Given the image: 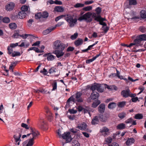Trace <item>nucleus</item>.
<instances>
[{
    "label": "nucleus",
    "mask_w": 146,
    "mask_h": 146,
    "mask_svg": "<svg viewBox=\"0 0 146 146\" xmlns=\"http://www.w3.org/2000/svg\"><path fill=\"white\" fill-rule=\"evenodd\" d=\"M82 93L80 92H77L75 96L72 95L68 99L66 102V106H69V103L71 101H72L73 102L75 103L76 101L78 102H82L83 100L82 98L81 97L82 95Z\"/></svg>",
    "instance_id": "nucleus-1"
},
{
    "label": "nucleus",
    "mask_w": 146,
    "mask_h": 146,
    "mask_svg": "<svg viewBox=\"0 0 146 146\" xmlns=\"http://www.w3.org/2000/svg\"><path fill=\"white\" fill-rule=\"evenodd\" d=\"M92 13L90 12H88L83 15L79 17L78 20L80 21H82L84 20L87 22H90L92 21V19L91 18Z\"/></svg>",
    "instance_id": "nucleus-2"
},
{
    "label": "nucleus",
    "mask_w": 146,
    "mask_h": 146,
    "mask_svg": "<svg viewBox=\"0 0 146 146\" xmlns=\"http://www.w3.org/2000/svg\"><path fill=\"white\" fill-rule=\"evenodd\" d=\"M39 135V133L37 131L36 132L32 131V137L28 139V141L26 146H32L34 143V140Z\"/></svg>",
    "instance_id": "nucleus-3"
},
{
    "label": "nucleus",
    "mask_w": 146,
    "mask_h": 146,
    "mask_svg": "<svg viewBox=\"0 0 146 146\" xmlns=\"http://www.w3.org/2000/svg\"><path fill=\"white\" fill-rule=\"evenodd\" d=\"M65 19L69 23L70 27H73L76 24L77 19L76 18L74 19L72 16L70 15H66Z\"/></svg>",
    "instance_id": "nucleus-4"
},
{
    "label": "nucleus",
    "mask_w": 146,
    "mask_h": 146,
    "mask_svg": "<svg viewBox=\"0 0 146 146\" xmlns=\"http://www.w3.org/2000/svg\"><path fill=\"white\" fill-rule=\"evenodd\" d=\"M70 132H66L63 134L62 137V138L66 140V143H68L70 142L72 140V138L70 135Z\"/></svg>",
    "instance_id": "nucleus-5"
},
{
    "label": "nucleus",
    "mask_w": 146,
    "mask_h": 146,
    "mask_svg": "<svg viewBox=\"0 0 146 146\" xmlns=\"http://www.w3.org/2000/svg\"><path fill=\"white\" fill-rule=\"evenodd\" d=\"M110 116V114H105L104 115L100 114L98 115V117L100 120L101 121L104 122H106L107 120Z\"/></svg>",
    "instance_id": "nucleus-6"
},
{
    "label": "nucleus",
    "mask_w": 146,
    "mask_h": 146,
    "mask_svg": "<svg viewBox=\"0 0 146 146\" xmlns=\"http://www.w3.org/2000/svg\"><path fill=\"white\" fill-rule=\"evenodd\" d=\"M130 91L129 89L126 90H124L121 92V95L125 98H127L130 96Z\"/></svg>",
    "instance_id": "nucleus-7"
},
{
    "label": "nucleus",
    "mask_w": 146,
    "mask_h": 146,
    "mask_svg": "<svg viewBox=\"0 0 146 146\" xmlns=\"http://www.w3.org/2000/svg\"><path fill=\"white\" fill-rule=\"evenodd\" d=\"M15 4L12 2H10L5 6V9L7 11H11L14 9Z\"/></svg>",
    "instance_id": "nucleus-8"
},
{
    "label": "nucleus",
    "mask_w": 146,
    "mask_h": 146,
    "mask_svg": "<svg viewBox=\"0 0 146 146\" xmlns=\"http://www.w3.org/2000/svg\"><path fill=\"white\" fill-rule=\"evenodd\" d=\"M55 28L56 27H51L48 28L47 29L43 31V35H46L54 30Z\"/></svg>",
    "instance_id": "nucleus-9"
},
{
    "label": "nucleus",
    "mask_w": 146,
    "mask_h": 146,
    "mask_svg": "<svg viewBox=\"0 0 146 146\" xmlns=\"http://www.w3.org/2000/svg\"><path fill=\"white\" fill-rule=\"evenodd\" d=\"M105 105L104 104H101L99 106L98 110L99 112L101 113H103L105 110Z\"/></svg>",
    "instance_id": "nucleus-10"
},
{
    "label": "nucleus",
    "mask_w": 146,
    "mask_h": 146,
    "mask_svg": "<svg viewBox=\"0 0 146 146\" xmlns=\"http://www.w3.org/2000/svg\"><path fill=\"white\" fill-rule=\"evenodd\" d=\"M90 96L92 99L94 100L98 98L99 96V94L96 92H93L91 94Z\"/></svg>",
    "instance_id": "nucleus-11"
},
{
    "label": "nucleus",
    "mask_w": 146,
    "mask_h": 146,
    "mask_svg": "<svg viewBox=\"0 0 146 146\" xmlns=\"http://www.w3.org/2000/svg\"><path fill=\"white\" fill-rule=\"evenodd\" d=\"M53 53L55 54L58 58L62 56L64 54V53L62 51L55 50L53 52Z\"/></svg>",
    "instance_id": "nucleus-12"
},
{
    "label": "nucleus",
    "mask_w": 146,
    "mask_h": 146,
    "mask_svg": "<svg viewBox=\"0 0 146 146\" xmlns=\"http://www.w3.org/2000/svg\"><path fill=\"white\" fill-rule=\"evenodd\" d=\"M131 17L129 18H128L127 19L129 20V19H132V20H137L139 19V17H136L135 16V12L134 11H131L130 14Z\"/></svg>",
    "instance_id": "nucleus-13"
},
{
    "label": "nucleus",
    "mask_w": 146,
    "mask_h": 146,
    "mask_svg": "<svg viewBox=\"0 0 146 146\" xmlns=\"http://www.w3.org/2000/svg\"><path fill=\"white\" fill-rule=\"evenodd\" d=\"M61 43V41L59 40L56 41L54 43V48L55 49H57L59 48Z\"/></svg>",
    "instance_id": "nucleus-14"
},
{
    "label": "nucleus",
    "mask_w": 146,
    "mask_h": 146,
    "mask_svg": "<svg viewBox=\"0 0 146 146\" xmlns=\"http://www.w3.org/2000/svg\"><path fill=\"white\" fill-rule=\"evenodd\" d=\"M55 11L58 12H62L64 11V8L62 6H56L54 8Z\"/></svg>",
    "instance_id": "nucleus-15"
},
{
    "label": "nucleus",
    "mask_w": 146,
    "mask_h": 146,
    "mask_svg": "<svg viewBox=\"0 0 146 146\" xmlns=\"http://www.w3.org/2000/svg\"><path fill=\"white\" fill-rule=\"evenodd\" d=\"M86 127V123L84 122H83L81 124L78 125L77 127L81 130H82L85 129Z\"/></svg>",
    "instance_id": "nucleus-16"
},
{
    "label": "nucleus",
    "mask_w": 146,
    "mask_h": 146,
    "mask_svg": "<svg viewBox=\"0 0 146 146\" xmlns=\"http://www.w3.org/2000/svg\"><path fill=\"white\" fill-rule=\"evenodd\" d=\"M101 53H100L99 54L96 55L95 56L93 57L92 58L88 59L86 60V63L87 64H89L90 63L92 62L94 60L97 58L100 55Z\"/></svg>",
    "instance_id": "nucleus-17"
},
{
    "label": "nucleus",
    "mask_w": 146,
    "mask_h": 146,
    "mask_svg": "<svg viewBox=\"0 0 146 146\" xmlns=\"http://www.w3.org/2000/svg\"><path fill=\"white\" fill-rule=\"evenodd\" d=\"M26 15V13L24 11H22L19 12L18 14V17L21 19H23L25 17Z\"/></svg>",
    "instance_id": "nucleus-18"
},
{
    "label": "nucleus",
    "mask_w": 146,
    "mask_h": 146,
    "mask_svg": "<svg viewBox=\"0 0 146 146\" xmlns=\"http://www.w3.org/2000/svg\"><path fill=\"white\" fill-rule=\"evenodd\" d=\"M83 42V40L81 38H78L77 40L75 41L74 42L75 45L76 46H79L82 44Z\"/></svg>",
    "instance_id": "nucleus-19"
},
{
    "label": "nucleus",
    "mask_w": 146,
    "mask_h": 146,
    "mask_svg": "<svg viewBox=\"0 0 146 146\" xmlns=\"http://www.w3.org/2000/svg\"><path fill=\"white\" fill-rule=\"evenodd\" d=\"M135 141V139L133 138H131L127 140L126 143L127 145H130L134 143Z\"/></svg>",
    "instance_id": "nucleus-20"
},
{
    "label": "nucleus",
    "mask_w": 146,
    "mask_h": 146,
    "mask_svg": "<svg viewBox=\"0 0 146 146\" xmlns=\"http://www.w3.org/2000/svg\"><path fill=\"white\" fill-rule=\"evenodd\" d=\"M116 104L115 102H110L108 106V108L109 109H113L116 106Z\"/></svg>",
    "instance_id": "nucleus-21"
},
{
    "label": "nucleus",
    "mask_w": 146,
    "mask_h": 146,
    "mask_svg": "<svg viewBox=\"0 0 146 146\" xmlns=\"http://www.w3.org/2000/svg\"><path fill=\"white\" fill-rule=\"evenodd\" d=\"M98 118V116H96L92 119V123L93 125H95L98 123L99 122Z\"/></svg>",
    "instance_id": "nucleus-22"
},
{
    "label": "nucleus",
    "mask_w": 146,
    "mask_h": 146,
    "mask_svg": "<svg viewBox=\"0 0 146 146\" xmlns=\"http://www.w3.org/2000/svg\"><path fill=\"white\" fill-rule=\"evenodd\" d=\"M98 85V84H94L91 86L90 87V89L92 91V92H95V90H97Z\"/></svg>",
    "instance_id": "nucleus-23"
},
{
    "label": "nucleus",
    "mask_w": 146,
    "mask_h": 146,
    "mask_svg": "<svg viewBox=\"0 0 146 146\" xmlns=\"http://www.w3.org/2000/svg\"><path fill=\"white\" fill-rule=\"evenodd\" d=\"M32 50H34L37 52H44V51L40 50L38 48L36 47H31L28 49V50L29 51Z\"/></svg>",
    "instance_id": "nucleus-24"
},
{
    "label": "nucleus",
    "mask_w": 146,
    "mask_h": 146,
    "mask_svg": "<svg viewBox=\"0 0 146 146\" xmlns=\"http://www.w3.org/2000/svg\"><path fill=\"white\" fill-rule=\"evenodd\" d=\"M125 124L122 123L118 125L116 127L117 129H125Z\"/></svg>",
    "instance_id": "nucleus-25"
},
{
    "label": "nucleus",
    "mask_w": 146,
    "mask_h": 146,
    "mask_svg": "<svg viewBox=\"0 0 146 146\" xmlns=\"http://www.w3.org/2000/svg\"><path fill=\"white\" fill-rule=\"evenodd\" d=\"M30 133H29L27 134V135H23L22 136V138H25L28 137L31 135H32V131L33 132H36V131H34L33 128L31 127H30Z\"/></svg>",
    "instance_id": "nucleus-26"
},
{
    "label": "nucleus",
    "mask_w": 146,
    "mask_h": 146,
    "mask_svg": "<svg viewBox=\"0 0 146 146\" xmlns=\"http://www.w3.org/2000/svg\"><path fill=\"white\" fill-rule=\"evenodd\" d=\"M128 1L129 5H135L137 4V1L136 0H128Z\"/></svg>",
    "instance_id": "nucleus-27"
},
{
    "label": "nucleus",
    "mask_w": 146,
    "mask_h": 146,
    "mask_svg": "<svg viewBox=\"0 0 146 146\" xmlns=\"http://www.w3.org/2000/svg\"><path fill=\"white\" fill-rule=\"evenodd\" d=\"M104 89L103 87L102 86V85L98 84L97 91L99 92H104Z\"/></svg>",
    "instance_id": "nucleus-28"
},
{
    "label": "nucleus",
    "mask_w": 146,
    "mask_h": 146,
    "mask_svg": "<svg viewBox=\"0 0 146 146\" xmlns=\"http://www.w3.org/2000/svg\"><path fill=\"white\" fill-rule=\"evenodd\" d=\"M40 123L38 124V127L41 129H44V125L45 124L44 121L43 120L42 121H41Z\"/></svg>",
    "instance_id": "nucleus-29"
},
{
    "label": "nucleus",
    "mask_w": 146,
    "mask_h": 146,
    "mask_svg": "<svg viewBox=\"0 0 146 146\" xmlns=\"http://www.w3.org/2000/svg\"><path fill=\"white\" fill-rule=\"evenodd\" d=\"M141 17L143 19L146 18V11L145 10H142L140 13Z\"/></svg>",
    "instance_id": "nucleus-30"
},
{
    "label": "nucleus",
    "mask_w": 146,
    "mask_h": 146,
    "mask_svg": "<svg viewBox=\"0 0 146 146\" xmlns=\"http://www.w3.org/2000/svg\"><path fill=\"white\" fill-rule=\"evenodd\" d=\"M101 103L100 101L97 100V101L93 102L92 104V107L94 108H96Z\"/></svg>",
    "instance_id": "nucleus-31"
},
{
    "label": "nucleus",
    "mask_w": 146,
    "mask_h": 146,
    "mask_svg": "<svg viewBox=\"0 0 146 146\" xmlns=\"http://www.w3.org/2000/svg\"><path fill=\"white\" fill-rule=\"evenodd\" d=\"M143 115L142 113H137L135 115L134 118L136 119H141L143 118Z\"/></svg>",
    "instance_id": "nucleus-32"
},
{
    "label": "nucleus",
    "mask_w": 146,
    "mask_h": 146,
    "mask_svg": "<svg viewBox=\"0 0 146 146\" xmlns=\"http://www.w3.org/2000/svg\"><path fill=\"white\" fill-rule=\"evenodd\" d=\"M141 41L138 37L134 40V42L135 43V45H136L137 46L140 45Z\"/></svg>",
    "instance_id": "nucleus-33"
},
{
    "label": "nucleus",
    "mask_w": 146,
    "mask_h": 146,
    "mask_svg": "<svg viewBox=\"0 0 146 146\" xmlns=\"http://www.w3.org/2000/svg\"><path fill=\"white\" fill-rule=\"evenodd\" d=\"M47 59L48 61H52L54 59V56L50 53H49Z\"/></svg>",
    "instance_id": "nucleus-34"
},
{
    "label": "nucleus",
    "mask_w": 146,
    "mask_h": 146,
    "mask_svg": "<svg viewBox=\"0 0 146 146\" xmlns=\"http://www.w3.org/2000/svg\"><path fill=\"white\" fill-rule=\"evenodd\" d=\"M126 114L124 112H122L118 114V116L121 119H122L126 116Z\"/></svg>",
    "instance_id": "nucleus-35"
},
{
    "label": "nucleus",
    "mask_w": 146,
    "mask_h": 146,
    "mask_svg": "<svg viewBox=\"0 0 146 146\" xmlns=\"http://www.w3.org/2000/svg\"><path fill=\"white\" fill-rule=\"evenodd\" d=\"M126 103V102L125 101L121 102H118L117 105L119 107L122 108L125 105Z\"/></svg>",
    "instance_id": "nucleus-36"
},
{
    "label": "nucleus",
    "mask_w": 146,
    "mask_h": 146,
    "mask_svg": "<svg viewBox=\"0 0 146 146\" xmlns=\"http://www.w3.org/2000/svg\"><path fill=\"white\" fill-rule=\"evenodd\" d=\"M9 27L11 29H15L16 28L17 25L15 23H11L9 25Z\"/></svg>",
    "instance_id": "nucleus-37"
},
{
    "label": "nucleus",
    "mask_w": 146,
    "mask_h": 146,
    "mask_svg": "<svg viewBox=\"0 0 146 146\" xmlns=\"http://www.w3.org/2000/svg\"><path fill=\"white\" fill-rule=\"evenodd\" d=\"M138 38L141 41L146 40V35L145 34H143L139 35Z\"/></svg>",
    "instance_id": "nucleus-38"
},
{
    "label": "nucleus",
    "mask_w": 146,
    "mask_h": 146,
    "mask_svg": "<svg viewBox=\"0 0 146 146\" xmlns=\"http://www.w3.org/2000/svg\"><path fill=\"white\" fill-rule=\"evenodd\" d=\"M29 7L26 5L22 6L21 8V10L25 12L27 11L28 10Z\"/></svg>",
    "instance_id": "nucleus-39"
},
{
    "label": "nucleus",
    "mask_w": 146,
    "mask_h": 146,
    "mask_svg": "<svg viewBox=\"0 0 146 146\" xmlns=\"http://www.w3.org/2000/svg\"><path fill=\"white\" fill-rule=\"evenodd\" d=\"M41 14L42 17L44 18H46L48 16V13L46 11L44 12Z\"/></svg>",
    "instance_id": "nucleus-40"
},
{
    "label": "nucleus",
    "mask_w": 146,
    "mask_h": 146,
    "mask_svg": "<svg viewBox=\"0 0 146 146\" xmlns=\"http://www.w3.org/2000/svg\"><path fill=\"white\" fill-rule=\"evenodd\" d=\"M17 62L16 61L15 62L12 63L9 67V69L12 70V72H13V67H15L16 66L17 64Z\"/></svg>",
    "instance_id": "nucleus-41"
},
{
    "label": "nucleus",
    "mask_w": 146,
    "mask_h": 146,
    "mask_svg": "<svg viewBox=\"0 0 146 146\" xmlns=\"http://www.w3.org/2000/svg\"><path fill=\"white\" fill-rule=\"evenodd\" d=\"M20 55V53L19 52L14 51L12 54V57H15L17 56H19Z\"/></svg>",
    "instance_id": "nucleus-42"
},
{
    "label": "nucleus",
    "mask_w": 146,
    "mask_h": 146,
    "mask_svg": "<svg viewBox=\"0 0 146 146\" xmlns=\"http://www.w3.org/2000/svg\"><path fill=\"white\" fill-rule=\"evenodd\" d=\"M84 4L78 3L74 6L75 8L82 7H84Z\"/></svg>",
    "instance_id": "nucleus-43"
},
{
    "label": "nucleus",
    "mask_w": 146,
    "mask_h": 146,
    "mask_svg": "<svg viewBox=\"0 0 146 146\" xmlns=\"http://www.w3.org/2000/svg\"><path fill=\"white\" fill-rule=\"evenodd\" d=\"M2 21L4 23H8L10 22V20L9 17H6L3 18Z\"/></svg>",
    "instance_id": "nucleus-44"
},
{
    "label": "nucleus",
    "mask_w": 146,
    "mask_h": 146,
    "mask_svg": "<svg viewBox=\"0 0 146 146\" xmlns=\"http://www.w3.org/2000/svg\"><path fill=\"white\" fill-rule=\"evenodd\" d=\"M21 137V134L19 135L18 137H17L16 135H15L13 136V137L15 140V141L16 142H17L19 140Z\"/></svg>",
    "instance_id": "nucleus-45"
},
{
    "label": "nucleus",
    "mask_w": 146,
    "mask_h": 146,
    "mask_svg": "<svg viewBox=\"0 0 146 146\" xmlns=\"http://www.w3.org/2000/svg\"><path fill=\"white\" fill-rule=\"evenodd\" d=\"M65 47V45L62 43L58 49H59L60 51H62L64 49Z\"/></svg>",
    "instance_id": "nucleus-46"
},
{
    "label": "nucleus",
    "mask_w": 146,
    "mask_h": 146,
    "mask_svg": "<svg viewBox=\"0 0 146 146\" xmlns=\"http://www.w3.org/2000/svg\"><path fill=\"white\" fill-rule=\"evenodd\" d=\"M92 9V6H88L84 8L83 9V10L86 11H88L91 10Z\"/></svg>",
    "instance_id": "nucleus-47"
},
{
    "label": "nucleus",
    "mask_w": 146,
    "mask_h": 146,
    "mask_svg": "<svg viewBox=\"0 0 146 146\" xmlns=\"http://www.w3.org/2000/svg\"><path fill=\"white\" fill-rule=\"evenodd\" d=\"M72 143V145L73 146H80L79 143L77 141H73Z\"/></svg>",
    "instance_id": "nucleus-48"
},
{
    "label": "nucleus",
    "mask_w": 146,
    "mask_h": 146,
    "mask_svg": "<svg viewBox=\"0 0 146 146\" xmlns=\"http://www.w3.org/2000/svg\"><path fill=\"white\" fill-rule=\"evenodd\" d=\"M52 113H49L47 115L48 120L50 121H51L53 119V116Z\"/></svg>",
    "instance_id": "nucleus-49"
},
{
    "label": "nucleus",
    "mask_w": 146,
    "mask_h": 146,
    "mask_svg": "<svg viewBox=\"0 0 146 146\" xmlns=\"http://www.w3.org/2000/svg\"><path fill=\"white\" fill-rule=\"evenodd\" d=\"M42 17V14L41 13H38L36 14L35 15V18L36 19H40Z\"/></svg>",
    "instance_id": "nucleus-50"
},
{
    "label": "nucleus",
    "mask_w": 146,
    "mask_h": 146,
    "mask_svg": "<svg viewBox=\"0 0 146 146\" xmlns=\"http://www.w3.org/2000/svg\"><path fill=\"white\" fill-rule=\"evenodd\" d=\"M109 131V129L106 127H103L101 130V132L103 133L104 132H107Z\"/></svg>",
    "instance_id": "nucleus-51"
},
{
    "label": "nucleus",
    "mask_w": 146,
    "mask_h": 146,
    "mask_svg": "<svg viewBox=\"0 0 146 146\" xmlns=\"http://www.w3.org/2000/svg\"><path fill=\"white\" fill-rule=\"evenodd\" d=\"M56 68L54 67H52L49 70V72L50 74H51L52 73H53L54 72H56Z\"/></svg>",
    "instance_id": "nucleus-52"
},
{
    "label": "nucleus",
    "mask_w": 146,
    "mask_h": 146,
    "mask_svg": "<svg viewBox=\"0 0 146 146\" xmlns=\"http://www.w3.org/2000/svg\"><path fill=\"white\" fill-rule=\"evenodd\" d=\"M40 72L41 73H43L44 75H47L48 72L46 69L44 68H43V70H42L40 71Z\"/></svg>",
    "instance_id": "nucleus-53"
},
{
    "label": "nucleus",
    "mask_w": 146,
    "mask_h": 146,
    "mask_svg": "<svg viewBox=\"0 0 146 146\" xmlns=\"http://www.w3.org/2000/svg\"><path fill=\"white\" fill-rule=\"evenodd\" d=\"M78 36V34L77 33H76L74 35H72L71 36L70 38L72 40H74Z\"/></svg>",
    "instance_id": "nucleus-54"
},
{
    "label": "nucleus",
    "mask_w": 146,
    "mask_h": 146,
    "mask_svg": "<svg viewBox=\"0 0 146 146\" xmlns=\"http://www.w3.org/2000/svg\"><path fill=\"white\" fill-rule=\"evenodd\" d=\"M139 30L142 33H144L146 31V28L143 27H141L139 28Z\"/></svg>",
    "instance_id": "nucleus-55"
},
{
    "label": "nucleus",
    "mask_w": 146,
    "mask_h": 146,
    "mask_svg": "<svg viewBox=\"0 0 146 146\" xmlns=\"http://www.w3.org/2000/svg\"><path fill=\"white\" fill-rule=\"evenodd\" d=\"M21 126L23 128H25L26 129H30V128L28 127V125L24 123H22L21 124Z\"/></svg>",
    "instance_id": "nucleus-56"
},
{
    "label": "nucleus",
    "mask_w": 146,
    "mask_h": 146,
    "mask_svg": "<svg viewBox=\"0 0 146 146\" xmlns=\"http://www.w3.org/2000/svg\"><path fill=\"white\" fill-rule=\"evenodd\" d=\"M96 11L98 15L101 12V9L100 7H98L96 9Z\"/></svg>",
    "instance_id": "nucleus-57"
},
{
    "label": "nucleus",
    "mask_w": 146,
    "mask_h": 146,
    "mask_svg": "<svg viewBox=\"0 0 146 146\" xmlns=\"http://www.w3.org/2000/svg\"><path fill=\"white\" fill-rule=\"evenodd\" d=\"M18 43H16L15 44L11 43L10 44L9 46L11 47V48H13L17 46H18Z\"/></svg>",
    "instance_id": "nucleus-58"
},
{
    "label": "nucleus",
    "mask_w": 146,
    "mask_h": 146,
    "mask_svg": "<svg viewBox=\"0 0 146 146\" xmlns=\"http://www.w3.org/2000/svg\"><path fill=\"white\" fill-rule=\"evenodd\" d=\"M53 88L52 90H54L57 88V82H54L52 85Z\"/></svg>",
    "instance_id": "nucleus-59"
},
{
    "label": "nucleus",
    "mask_w": 146,
    "mask_h": 146,
    "mask_svg": "<svg viewBox=\"0 0 146 146\" xmlns=\"http://www.w3.org/2000/svg\"><path fill=\"white\" fill-rule=\"evenodd\" d=\"M7 50L8 51V54H12L13 52V50L12 49V48L10 47L9 46H8L7 48Z\"/></svg>",
    "instance_id": "nucleus-60"
},
{
    "label": "nucleus",
    "mask_w": 146,
    "mask_h": 146,
    "mask_svg": "<svg viewBox=\"0 0 146 146\" xmlns=\"http://www.w3.org/2000/svg\"><path fill=\"white\" fill-rule=\"evenodd\" d=\"M34 22L33 20L32 19H30L28 21V26L29 27H31V25L32 23Z\"/></svg>",
    "instance_id": "nucleus-61"
},
{
    "label": "nucleus",
    "mask_w": 146,
    "mask_h": 146,
    "mask_svg": "<svg viewBox=\"0 0 146 146\" xmlns=\"http://www.w3.org/2000/svg\"><path fill=\"white\" fill-rule=\"evenodd\" d=\"M112 139L111 137H109L106 138V141L108 143H111V142Z\"/></svg>",
    "instance_id": "nucleus-62"
},
{
    "label": "nucleus",
    "mask_w": 146,
    "mask_h": 146,
    "mask_svg": "<svg viewBox=\"0 0 146 146\" xmlns=\"http://www.w3.org/2000/svg\"><path fill=\"white\" fill-rule=\"evenodd\" d=\"M68 111L70 113L74 114L76 113L77 112L76 110H74L73 109L69 110Z\"/></svg>",
    "instance_id": "nucleus-63"
},
{
    "label": "nucleus",
    "mask_w": 146,
    "mask_h": 146,
    "mask_svg": "<svg viewBox=\"0 0 146 146\" xmlns=\"http://www.w3.org/2000/svg\"><path fill=\"white\" fill-rule=\"evenodd\" d=\"M19 36H20V35L18 33H16L13 34L12 36L14 38H18Z\"/></svg>",
    "instance_id": "nucleus-64"
}]
</instances>
